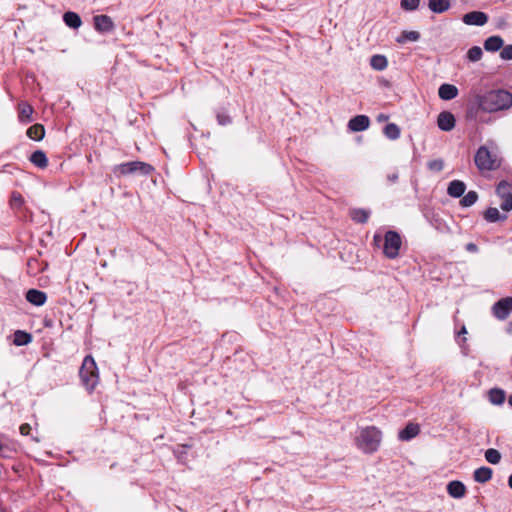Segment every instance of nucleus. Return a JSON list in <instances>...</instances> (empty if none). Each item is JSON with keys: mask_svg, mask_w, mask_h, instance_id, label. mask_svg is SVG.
I'll return each mask as SVG.
<instances>
[{"mask_svg": "<svg viewBox=\"0 0 512 512\" xmlns=\"http://www.w3.org/2000/svg\"><path fill=\"white\" fill-rule=\"evenodd\" d=\"M438 95L442 100H452L458 95V89L452 84H442L439 87Z\"/></svg>", "mask_w": 512, "mask_h": 512, "instance_id": "nucleus-16", "label": "nucleus"}, {"mask_svg": "<svg viewBox=\"0 0 512 512\" xmlns=\"http://www.w3.org/2000/svg\"><path fill=\"white\" fill-rule=\"evenodd\" d=\"M378 121L382 122V121H386L388 119V116L387 115H384V114H380L378 117H377Z\"/></svg>", "mask_w": 512, "mask_h": 512, "instance_id": "nucleus-44", "label": "nucleus"}, {"mask_svg": "<svg viewBox=\"0 0 512 512\" xmlns=\"http://www.w3.org/2000/svg\"><path fill=\"white\" fill-rule=\"evenodd\" d=\"M449 0H428V7L434 13H444L450 8Z\"/></svg>", "mask_w": 512, "mask_h": 512, "instance_id": "nucleus-22", "label": "nucleus"}, {"mask_svg": "<svg viewBox=\"0 0 512 512\" xmlns=\"http://www.w3.org/2000/svg\"><path fill=\"white\" fill-rule=\"evenodd\" d=\"M26 135L34 141H41L45 136V128L42 124L36 123L27 129Z\"/></svg>", "mask_w": 512, "mask_h": 512, "instance_id": "nucleus-21", "label": "nucleus"}, {"mask_svg": "<svg viewBox=\"0 0 512 512\" xmlns=\"http://www.w3.org/2000/svg\"><path fill=\"white\" fill-rule=\"evenodd\" d=\"M485 459L491 464H497L501 459V454L498 450L490 448L485 452Z\"/></svg>", "mask_w": 512, "mask_h": 512, "instance_id": "nucleus-33", "label": "nucleus"}, {"mask_svg": "<svg viewBox=\"0 0 512 512\" xmlns=\"http://www.w3.org/2000/svg\"><path fill=\"white\" fill-rule=\"evenodd\" d=\"M63 21L66 26L72 29H78L82 25L79 14L73 11H67L63 14Z\"/></svg>", "mask_w": 512, "mask_h": 512, "instance_id": "nucleus-19", "label": "nucleus"}, {"mask_svg": "<svg viewBox=\"0 0 512 512\" xmlns=\"http://www.w3.org/2000/svg\"><path fill=\"white\" fill-rule=\"evenodd\" d=\"M500 57L503 60H512V45H507L502 48Z\"/></svg>", "mask_w": 512, "mask_h": 512, "instance_id": "nucleus-38", "label": "nucleus"}, {"mask_svg": "<svg viewBox=\"0 0 512 512\" xmlns=\"http://www.w3.org/2000/svg\"><path fill=\"white\" fill-rule=\"evenodd\" d=\"M508 484H509V487L512 489V474L509 476Z\"/></svg>", "mask_w": 512, "mask_h": 512, "instance_id": "nucleus-47", "label": "nucleus"}, {"mask_svg": "<svg viewBox=\"0 0 512 512\" xmlns=\"http://www.w3.org/2000/svg\"><path fill=\"white\" fill-rule=\"evenodd\" d=\"M33 107L27 102H21L18 106V119L23 124H28L33 121Z\"/></svg>", "mask_w": 512, "mask_h": 512, "instance_id": "nucleus-14", "label": "nucleus"}, {"mask_svg": "<svg viewBox=\"0 0 512 512\" xmlns=\"http://www.w3.org/2000/svg\"><path fill=\"white\" fill-rule=\"evenodd\" d=\"M384 134L387 138L396 140L400 137V129L396 124L390 123L385 126Z\"/></svg>", "mask_w": 512, "mask_h": 512, "instance_id": "nucleus-30", "label": "nucleus"}, {"mask_svg": "<svg viewBox=\"0 0 512 512\" xmlns=\"http://www.w3.org/2000/svg\"><path fill=\"white\" fill-rule=\"evenodd\" d=\"M420 34L417 31H404L400 37L397 38L398 43H404L406 41H418Z\"/></svg>", "mask_w": 512, "mask_h": 512, "instance_id": "nucleus-31", "label": "nucleus"}, {"mask_svg": "<svg viewBox=\"0 0 512 512\" xmlns=\"http://www.w3.org/2000/svg\"><path fill=\"white\" fill-rule=\"evenodd\" d=\"M504 45V41L500 36H490L484 41V48L488 52H496Z\"/></svg>", "mask_w": 512, "mask_h": 512, "instance_id": "nucleus-20", "label": "nucleus"}, {"mask_svg": "<svg viewBox=\"0 0 512 512\" xmlns=\"http://www.w3.org/2000/svg\"><path fill=\"white\" fill-rule=\"evenodd\" d=\"M350 217L357 223H366L370 217V211L355 208L350 211Z\"/></svg>", "mask_w": 512, "mask_h": 512, "instance_id": "nucleus-28", "label": "nucleus"}, {"mask_svg": "<svg viewBox=\"0 0 512 512\" xmlns=\"http://www.w3.org/2000/svg\"><path fill=\"white\" fill-rule=\"evenodd\" d=\"M489 401L494 405H501L505 401V393L501 389H491L489 391Z\"/></svg>", "mask_w": 512, "mask_h": 512, "instance_id": "nucleus-29", "label": "nucleus"}, {"mask_svg": "<svg viewBox=\"0 0 512 512\" xmlns=\"http://www.w3.org/2000/svg\"><path fill=\"white\" fill-rule=\"evenodd\" d=\"M506 331H507V333L512 334V321H510L507 324Z\"/></svg>", "mask_w": 512, "mask_h": 512, "instance_id": "nucleus-45", "label": "nucleus"}, {"mask_svg": "<svg viewBox=\"0 0 512 512\" xmlns=\"http://www.w3.org/2000/svg\"><path fill=\"white\" fill-rule=\"evenodd\" d=\"M508 403L512 406V395L509 397Z\"/></svg>", "mask_w": 512, "mask_h": 512, "instance_id": "nucleus-49", "label": "nucleus"}, {"mask_svg": "<svg viewBox=\"0 0 512 512\" xmlns=\"http://www.w3.org/2000/svg\"><path fill=\"white\" fill-rule=\"evenodd\" d=\"M482 55L483 51L479 46H473L467 52V58L472 62L479 61Z\"/></svg>", "mask_w": 512, "mask_h": 512, "instance_id": "nucleus-34", "label": "nucleus"}, {"mask_svg": "<svg viewBox=\"0 0 512 512\" xmlns=\"http://www.w3.org/2000/svg\"><path fill=\"white\" fill-rule=\"evenodd\" d=\"M388 180L390 182H395L397 179H398V174L397 173H392V174H389L387 176Z\"/></svg>", "mask_w": 512, "mask_h": 512, "instance_id": "nucleus-41", "label": "nucleus"}, {"mask_svg": "<svg viewBox=\"0 0 512 512\" xmlns=\"http://www.w3.org/2000/svg\"><path fill=\"white\" fill-rule=\"evenodd\" d=\"M81 385L91 394L99 383V370L95 359L91 355L84 357L79 369Z\"/></svg>", "mask_w": 512, "mask_h": 512, "instance_id": "nucleus-3", "label": "nucleus"}, {"mask_svg": "<svg viewBox=\"0 0 512 512\" xmlns=\"http://www.w3.org/2000/svg\"><path fill=\"white\" fill-rule=\"evenodd\" d=\"M402 241L400 235L395 231H388L384 237L383 252L386 257L394 259L398 256Z\"/></svg>", "mask_w": 512, "mask_h": 512, "instance_id": "nucleus-6", "label": "nucleus"}, {"mask_svg": "<svg viewBox=\"0 0 512 512\" xmlns=\"http://www.w3.org/2000/svg\"><path fill=\"white\" fill-rule=\"evenodd\" d=\"M474 161L480 170H494L499 165L497 158L485 146L477 150Z\"/></svg>", "mask_w": 512, "mask_h": 512, "instance_id": "nucleus-5", "label": "nucleus"}, {"mask_svg": "<svg viewBox=\"0 0 512 512\" xmlns=\"http://www.w3.org/2000/svg\"><path fill=\"white\" fill-rule=\"evenodd\" d=\"M374 241H375V242L380 241V236H379V235H375V236H374Z\"/></svg>", "mask_w": 512, "mask_h": 512, "instance_id": "nucleus-48", "label": "nucleus"}, {"mask_svg": "<svg viewBox=\"0 0 512 512\" xmlns=\"http://www.w3.org/2000/svg\"><path fill=\"white\" fill-rule=\"evenodd\" d=\"M420 428L417 424L409 423L403 430L399 432V438L408 441L418 435Z\"/></svg>", "mask_w": 512, "mask_h": 512, "instance_id": "nucleus-23", "label": "nucleus"}, {"mask_svg": "<svg viewBox=\"0 0 512 512\" xmlns=\"http://www.w3.org/2000/svg\"><path fill=\"white\" fill-rule=\"evenodd\" d=\"M477 103L482 111L489 113L507 110L512 106V94L503 89L491 90L478 95Z\"/></svg>", "mask_w": 512, "mask_h": 512, "instance_id": "nucleus-1", "label": "nucleus"}, {"mask_svg": "<svg viewBox=\"0 0 512 512\" xmlns=\"http://www.w3.org/2000/svg\"><path fill=\"white\" fill-rule=\"evenodd\" d=\"M512 312V297H505L492 306L493 315L499 320H505Z\"/></svg>", "mask_w": 512, "mask_h": 512, "instance_id": "nucleus-8", "label": "nucleus"}, {"mask_svg": "<svg viewBox=\"0 0 512 512\" xmlns=\"http://www.w3.org/2000/svg\"><path fill=\"white\" fill-rule=\"evenodd\" d=\"M437 125L443 131H450L455 126V117L452 113L444 111L438 115Z\"/></svg>", "mask_w": 512, "mask_h": 512, "instance_id": "nucleus-13", "label": "nucleus"}, {"mask_svg": "<svg viewBox=\"0 0 512 512\" xmlns=\"http://www.w3.org/2000/svg\"><path fill=\"white\" fill-rule=\"evenodd\" d=\"M153 171V167L150 164L141 161H131L119 164L115 172L121 175H131V174H139V175H148Z\"/></svg>", "mask_w": 512, "mask_h": 512, "instance_id": "nucleus-4", "label": "nucleus"}, {"mask_svg": "<svg viewBox=\"0 0 512 512\" xmlns=\"http://www.w3.org/2000/svg\"><path fill=\"white\" fill-rule=\"evenodd\" d=\"M428 168L431 171L440 172L444 168V162L441 159H435L428 162Z\"/></svg>", "mask_w": 512, "mask_h": 512, "instance_id": "nucleus-37", "label": "nucleus"}, {"mask_svg": "<svg viewBox=\"0 0 512 512\" xmlns=\"http://www.w3.org/2000/svg\"><path fill=\"white\" fill-rule=\"evenodd\" d=\"M26 300L37 307L43 306L47 301V294L38 289H29L25 294Z\"/></svg>", "mask_w": 512, "mask_h": 512, "instance_id": "nucleus-11", "label": "nucleus"}, {"mask_svg": "<svg viewBox=\"0 0 512 512\" xmlns=\"http://www.w3.org/2000/svg\"><path fill=\"white\" fill-rule=\"evenodd\" d=\"M484 218L487 222L495 223L507 219L505 214H501L497 208L490 207L484 213Z\"/></svg>", "mask_w": 512, "mask_h": 512, "instance_id": "nucleus-25", "label": "nucleus"}, {"mask_svg": "<svg viewBox=\"0 0 512 512\" xmlns=\"http://www.w3.org/2000/svg\"><path fill=\"white\" fill-rule=\"evenodd\" d=\"M492 477V469L489 467H480L474 471V480L479 483H486Z\"/></svg>", "mask_w": 512, "mask_h": 512, "instance_id": "nucleus-26", "label": "nucleus"}, {"mask_svg": "<svg viewBox=\"0 0 512 512\" xmlns=\"http://www.w3.org/2000/svg\"><path fill=\"white\" fill-rule=\"evenodd\" d=\"M370 65L374 70L383 71L388 66V60L384 55H373L370 58Z\"/></svg>", "mask_w": 512, "mask_h": 512, "instance_id": "nucleus-27", "label": "nucleus"}, {"mask_svg": "<svg viewBox=\"0 0 512 512\" xmlns=\"http://www.w3.org/2000/svg\"><path fill=\"white\" fill-rule=\"evenodd\" d=\"M462 20L466 25L483 26L488 22V16L481 11H472L466 13Z\"/></svg>", "mask_w": 512, "mask_h": 512, "instance_id": "nucleus-10", "label": "nucleus"}, {"mask_svg": "<svg viewBox=\"0 0 512 512\" xmlns=\"http://www.w3.org/2000/svg\"><path fill=\"white\" fill-rule=\"evenodd\" d=\"M21 435L27 436L31 431V426L28 423H24L19 428Z\"/></svg>", "mask_w": 512, "mask_h": 512, "instance_id": "nucleus-39", "label": "nucleus"}, {"mask_svg": "<svg viewBox=\"0 0 512 512\" xmlns=\"http://www.w3.org/2000/svg\"><path fill=\"white\" fill-rule=\"evenodd\" d=\"M496 193L502 199L501 209L506 212L512 210V184L507 181L499 182Z\"/></svg>", "mask_w": 512, "mask_h": 512, "instance_id": "nucleus-7", "label": "nucleus"}, {"mask_svg": "<svg viewBox=\"0 0 512 512\" xmlns=\"http://www.w3.org/2000/svg\"><path fill=\"white\" fill-rule=\"evenodd\" d=\"M382 440L381 431L375 426L360 429L355 438L357 447L364 453H373L378 450Z\"/></svg>", "mask_w": 512, "mask_h": 512, "instance_id": "nucleus-2", "label": "nucleus"}, {"mask_svg": "<svg viewBox=\"0 0 512 512\" xmlns=\"http://www.w3.org/2000/svg\"><path fill=\"white\" fill-rule=\"evenodd\" d=\"M24 204V198L18 192H13L11 195L10 205L12 208H20Z\"/></svg>", "mask_w": 512, "mask_h": 512, "instance_id": "nucleus-36", "label": "nucleus"}, {"mask_svg": "<svg viewBox=\"0 0 512 512\" xmlns=\"http://www.w3.org/2000/svg\"><path fill=\"white\" fill-rule=\"evenodd\" d=\"M466 249H467V251H469V252H476L478 248H477V245H476V244H474V243H468V244L466 245Z\"/></svg>", "mask_w": 512, "mask_h": 512, "instance_id": "nucleus-40", "label": "nucleus"}, {"mask_svg": "<svg viewBox=\"0 0 512 512\" xmlns=\"http://www.w3.org/2000/svg\"><path fill=\"white\" fill-rule=\"evenodd\" d=\"M447 492L453 498H462L466 493L465 485L460 481H451L447 485Z\"/></svg>", "mask_w": 512, "mask_h": 512, "instance_id": "nucleus-15", "label": "nucleus"}, {"mask_svg": "<svg viewBox=\"0 0 512 512\" xmlns=\"http://www.w3.org/2000/svg\"><path fill=\"white\" fill-rule=\"evenodd\" d=\"M466 190V185L460 180H453L449 183L447 193L453 198L461 197Z\"/></svg>", "mask_w": 512, "mask_h": 512, "instance_id": "nucleus-17", "label": "nucleus"}, {"mask_svg": "<svg viewBox=\"0 0 512 512\" xmlns=\"http://www.w3.org/2000/svg\"><path fill=\"white\" fill-rule=\"evenodd\" d=\"M32 335L23 330H17L14 333L13 343L16 346H25L32 342Z\"/></svg>", "mask_w": 512, "mask_h": 512, "instance_id": "nucleus-24", "label": "nucleus"}, {"mask_svg": "<svg viewBox=\"0 0 512 512\" xmlns=\"http://www.w3.org/2000/svg\"><path fill=\"white\" fill-rule=\"evenodd\" d=\"M420 0H401V7L406 11H414L419 7Z\"/></svg>", "mask_w": 512, "mask_h": 512, "instance_id": "nucleus-35", "label": "nucleus"}, {"mask_svg": "<svg viewBox=\"0 0 512 512\" xmlns=\"http://www.w3.org/2000/svg\"><path fill=\"white\" fill-rule=\"evenodd\" d=\"M370 125V120L366 115H357L350 119L348 127L351 131L360 132L366 130Z\"/></svg>", "mask_w": 512, "mask_h": 512, "instance_id": "nucleus-12", "label": "nucleus"}, {"mask_svg": "<svg viewBox=\"0 0 512 512\" xmlns=\"http://www.w3.org/2000/svg\"><path fill=\"white\" fill-rule=\"evenodd\" d=\"M478 200V194L475 191H469L463 198L460 200V204L463 207H470L476 203Z\"/></svg>", "mask_w": 512, "mask_h": 512, "instance_id": "nucleus-32", "label": "nucleus"}, {"mask_svg": "<svg viewBox=\"0 0 512 512\" xmlns=\"http://www.w3.org/2000/svg\"><path fill=\"white\" fill-rule=\"evenodd\" d=\"M467 333V330H466V327L463 326L459 332V334H466Z\"/></svg>", "mask_w": 512, "mask_h": 512, "instance_id": "nucleus-46", "label": "nucleus"}, {"mask_svg": "<svg viewBox=\"0 0 512 512\" xmlns=\"http://www.w3.org/2000/svg\"><path fill=\"white\" fill-rule=\"evenodd\" d=\"M93 23L95 30L102 34L111 33L115 29V24L108 15L101 14L94 16Z\"/></svg>", "mask_w": 512, "mask_h": 512, "instance_id": "nucleus-9", "label": "nucleus"}, {"mask_svg": "<svg viewBox=\"0 0 512 512\" xmlns=\"http://www.w3.org/2000/svg\"><path fill=\"white\" fill-rule=\"evenodd\" d=\"M29 161L40 169H44L48 166V158L43 150L34 151L30 155Z\"/></svg>", "mask_w": 512, "mask_h": 512, "instance_id": "nucleus-18", "label": "nucleus"}, {"mask_svg": "<svg viewBox=\"0 0 512 512\" xmlns=\"http://www.w3.org/2000/svg\"><path fill=\"white\" fill-rule=\"evenodd\" d=\"M44 326L45 327H53V320L52 319H44Z\"/></svg>", "mask_w": 512, "mask_h": 512, "instance_id": "nucleus-43", "label": "nucleus"}, {"mask_svg": "<svg viewBox=\"0 0 512 512\" xmlns=\"http://www.w3.org/2000/svg\"><path fill=\"white\" fill-rule=\"evenodd\" d=\"M218 121L221 125H225L227 122H229V119H228V117H222V116L218 115Z\"/></svg>", "mask_w": 512, "mask_h": 512, "instance_id": "nucleus-42", "label": "nucleus"}]
</instances>
